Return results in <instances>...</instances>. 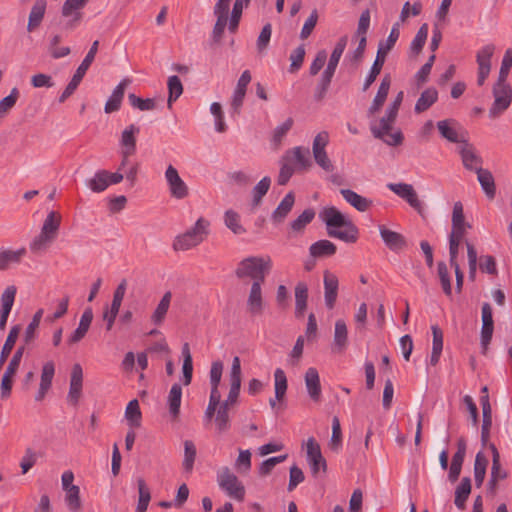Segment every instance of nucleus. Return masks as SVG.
<instances>
[{
	"label": "nucleus",
	"mask_w": 512,
	"mask_h": 512,
	"mask_svg": "<svg viewBox=\"0 0 512 512\" xmlns=\"http://www.w3.org/2000/svg\"><path fill=\"white\" fill-rule=\"evenodd\" d=\"M319 217L326 224L327 234L346 243H355L359 230L353 221L336 207L324 208Z\"/></svg>",
	"instance_id": "obj_1"
},
{
	"label": "nucleus",
	"mask_w": 512,
	"mask_h": 512,
	"mask_svg": "<svg viewBox=\"0 0 512 512\" xmlns=\"http://www.w3.org/2000/svg\"><path fill=\"white\" fill-rule=\"evenodd\" d=\"M210 221L200 217L194 226L175 237L172 247L175 251H187L201 244L210 233Z\"/></svg>",
	"instance_id": "obj_2"
},
{
	"label": "nucleus",
	"mask_w": 512,
	"mask_h": 512,
	"mask_svg": "<svg viewBox=\"0 0 512 512\" xmlns=\"http://www.w3.org/2000/svg\"><path fill=\"white\" fill-rule=\"evenodd\" d=\"M272 261L269 256H252L243 259L235 270V275L239 279L251 278L253 282H264L266 273L271 269Z\"/></svg>",
	"instance_id": "obj_3"
},
{
	"label": "nucleus",
	"mask_w": 512,
	"mask_h": 512,
	"mask_svg": "<svg viewBox=\"0 0 512 512\" xmlns=\"http://www.w3.org/2000/svg\"><path fill=\"white\" fill-rule=\"evenodd\" d=\"M399 23H395L392 26L390 34L385 41H381L378 45L377 55L372 67L370 69L369 74L367 75L364 84L363 91H367L372 83L376 80L377 76L380 74L382 67L385 63L386 57L390 50L394 47L396 41L399 38Z\"/></svg>",
	"instance_id": "obj_4"
},
{
	"label": "nucleus",
	"mask_w": 512,
	"mask_h": 512,
	"mask_svg": "<svg viewBox=\"0 0 512 512\" xmlns=\"http://www.w3.org/2000/svg\"><path fill=\"white\" fill-rule=\"evenodd\" d=\"M330 142L328 131H320L315 135L312 142V155L315 163L326 173H332L335 165L327 153V146Z\"/></svg>",
	"instance_id": "obj_5"
},
{
	"label": "nucleus",
	"mask_w": 512,
	"mask_h": 512,
	"mask_svg": "<svg viewBox=\"0 0 512 512\" xmlns=\"http://www.w3.org/2000/svg\"><path fill=\"white\" fill-rule=\"evenodd\" d=\"M98 46H99V41L95 40L92 43L85 58L83 59V61L81 62V64L77 68V70L75 71L72 79L70 80V82L68 83V85L66 86V88L64 89L62 94L59 96L60 103H64L76 91V89L78 88L82 79L84 78L87 70L89 69V67L91 66L92 62L95 59V56L98 51Z\"/></svg>",
	"instance_id": "obj_6"
},
{
	"label": "nucleus",
	"mask_w": 512,
	"mask_h": 512,
	"mask_svg": "<svg viewBox=\"0 0 512 512\" xmlns=\"http://www.w3.org/2000/svg\"><path fill=\"white\" fill-rule=\"evenodd\" d=\"M396 117L390 116L387 112L383 116L379 124L371 123L370 129L373 136L377 139H381L387 145L398 146L403 141V135L400 130L391 132Z\"/></svg>",
	"instance_id": "obj_7"
},
{
	"label": "nucleus",
	"mask_w": 512,
	"mask_h": 512,
	"mask_svg": "<svg viewBox=\"0 0 512 512\" xmlns=\"http://www.w3.org/2000/svg\"><path fill=\"white\" fill-rule=\"evenodd\" d=\"M219 487L231 498L243 501L245 487L238 477L228 467H222L217 473Z\"/></svg>",
	"instance_id": "obj_8"
},
{
	"label": "nucleus",
	"mask_w": 512,
	"mask_h": 512,
	"mask_svg": "<svg viewBox=\"0 0 512 512\" xmlns=\"http://www.w3.org/2000/svg\"><path fill=\"white\" fill-rule=\"evenodd\" d=\"M494 102L489 109L490 118H497L512 102V88L507 82L497 81L493 87Z\"/></svg>",
	"instance_id": "obj_9"
},
{
	"label": "nucleus",
	"mask_w": 512,
	"mask_h": 512,
	"mask_svg": "<svg viewBox=\"0 0 512 512\" xmlns=\"http://www.w3.org/2000/svg\"><path fill=\"white\" fill-rule=\"evenodd\" d=\"M230 390L226 400L221 402V406L230 409L237 403L241 388V361L235 356L230 370Z\"/></svg>",
	"instance_id": "obj_10"
},
{
	"label": "nucleus",
	"mask_w": 512,
	"mask_h": 512,
	"mask_svg": "<svg viewBox=\"0 0 512 512\" xmlns=\"http://www.w3.org/2000/svg\"><path fill=\"white\" fill-rule=\"evenodd\" d=\"M495 52L493 44H487L476 53V62L478 65L477 84L482 86L491 71V59Z\"/></svg>",
	"instance_id": "obj_11"
},
{
	"label": "nucleus",
	"mask_w": 512,
	"mask_h": 512,
	"mask_svg": "<svg viewBox=\"0 0 512 512\" xmlns=\"http://www.w3.org/2000/svg\"><path fill=\"white\" fill-rule=\"evenodd\" d=\"M230 2L231 0H217L214 6V15L216 16V23L212 31V39L214 42H220L223 37L224 30L227 26Z\"/></svg>",
	"instance_id": "obj_12"
},
{
	"label": "nucleus",
	"mask_w": 512,
	"mask_h": 512,
	"mask_svg": "<svg viewBox=\"0 0 512 512\" xmlns=\"http://www.w3.org/2000/svg\"><path fill=\"white\" fill-rule=\"evenodd\" d=\"M165 179L167 181L170 195L175 199H184L189 194L187 184L179 176L177 169L169 165L165 171Z\"/></svg>",
	"instance_id": "obj_13"
},
{
	"label": "nucleus",
	"mask_w": 512,
	"mask_h": 512,
	"mask_svg": "<svg viewBox=\"0 0 512 512\" xmlns=\"http://www.w3.org/2000/svg\"><path fill=\"white\" fill-rule=\"evenodd\" d=\"M307 460L309 462L311 472L317 475L320 469L326 471V461L322 456L319 444L313 437L308 438L306 443Z\"/></svg>",
	"instance_id": "obj_14"
},
{
	"label": "nucleus",
	"mask_w": 512,
	"mask_h": 512,
	"mask_svg": "<svg viewBox=\"0 0 512 512\" xmlns=\"http://www.w3.org/2000/svg\"><path fill=\"white\" fill-rule=\"evenodd\" d=\"M388 189L394 192L397 196L404 199L414 209H421L422 203L418 198L416 191L411 184L407 183H389Z\"/></svg>",
	"instance_id": "obj_15"
},
{
	"label": "nucleus",
	"mask_w": 512,
	"mask_h": 512,
	"mask_svg": "<svg viewBox=\"0 0 512 512\" xmlns=\"http://www.w3.org/2000/svg\"><path fill=\"white\" fill-rule=\"evenodd\" d=\"M83 369L79 363L72 366L70 374V386L67 399L73 405H76L82 394Z\"/></svg>",
	"instance_id": "obj_16"
},
{
	"label": "nucleus",
	"mask_w": 512,
	"mask_h": 512,
	"mask_svg": "<svg viewBox=\"0 0 512 512\" xmlns=\"http://www.w3.org/2000/svg\"><path fill=\"white\" fill-rule=\"evenodd\" d=\"M378 229L381 239L391 251L400 252L407 247V240L402 234L388 229L385 225H379Z\"/></svg>",
	"instance_id": "obj_17"
},
{
	"label": "nucleus",
	"mask_w": 512,
	"mask_h": 512,
	"mask_svg": "<svg viewBox=\"0 0 512 512\" xmlns=\"http://www.w3.org/2000/svg\"><path fill=\"white\" fill-rule=\"evenodd\" d=\"M324 300L328 309H333L338 296L339 281L335 274L326 271L323 278Z\"/></svg>",
	"instance_id": "obj_18"
},
{
	"label": "nucleus",
	"mask_w": 512,
	"mask_h": 512,
	"mask_svg": "<svg viewBox=\"0 0 512 512\" xmlns=\"http://www.w3.org/2000/svg\"><path fill=\"white\" fill-rule=\"evenodd\" d=\"M55 374V365L53 361H47L43 364L41 370L40 384L38 392L35 395V400L40 402L42 401L47 392L50 390L52 386V380Z\"/></svg>",
	"instance_id": "obj_19"
},
{
	"label": "nucleus",
	"mask_w": 512,
	"mask_h": 512,
	"mask_svg": "<svg viewBox=\"0 0 512 512\" xmlns=\"http://www.w3.org/2000/svg\"><path fill=\"white\" fill-rule=\"evenodd\" d=\"M304 380L307 393L311 400L316 403L320 402L322 396V389L317 369L314 367L308 368L305 373Z\"/></svg>",
	"instance_id": "obj_20"
},
{
	"label": "nucleus",
	"mask_w": 512,
	"mask_h": 512,
	"mask_svg": "<svg viewBox=\"0 0 512 512\" xmlns=\"http://www.w3.org/2000/svg\"><path fill=\"white\" fill-rule=\"evenodd\" d=\"M16 296V287L8 286L1 295L0 329L4 330Z\"/></svg>",
	"instance_id": "obj_21"
},
{
	"label": "nucleus",
	"mask_w": 512,
	"mask_h": 512,
	"mask_svg": "<svg viewBox=\"0 0 512 512\" xmlns=\"http://www.w3.org/2000/svg\"><path fill=\"white\" fill-rule=\"evenodd\" d=\"M463 143L464 145L460 148L462 163L466 169L477 172L478 169H482V159L471 144L466 141Z\"/></svg>",
	"instance_id": "obj_22"
},
{
	"label": "nucleus",
	"mask_w": 512,
	"mask_h": 512,
	"mask_svg": "<svg viewBox=\"0 0 512 512\" xmlns=\"http://www.w3.org/2000/svg\"><path fill=\"white\" fill-rule=\"evenodd\" d=\"M494 330V322L492 315V308L489 303L482 305V328H481V343L487 346L491 339Z\"/></svg>",
	"instance_id": "obj_23"
},
{
	"label": "nucleus",
	"mask_w": 512,
	"mask_h": 512,
	"mask_svg": "<svg viewBox=\"0 0 512 512\" xmlns=\"http://www.w3.org/2000/svg\"><path fill=\"white\" fill-rule=\"evenodd\" d=\"M348 346V329L343 319L335 322L332 350L335 353H343Z\"/></svg>",
	"instance_id": "obj_24"
},
{
	"label": "nucleus",
	"mask_w": 512,
	"mask_h": 512,
	"mask_svg": "<svg viewBox=\"0 0 512 512\" xmlns=\"http://www.w3.org/2000/svg\"><path fill=\"white\" fill-rule=\"evenodd\" d=\"M130 83L131 80L125 78L114 88L104 107L106 113L116 112L120 109L125 89Z\"/></svg>",
	"instance_id": "obj_25"
},
{
	"label": "nucleus",
	"mask_w": 512,
	"mask_h": 512,
	"mask_svg": "<svg viewBox=\"0 0 512 512\" xmlns=\"http://www.w3.org/2000/svg\"><path fill=\"white\" fill-rule=\"evenodd\" d=\"M93 320V311L91 308H86L81 315L80 322L76 330L67 339L69 344L80 342L87 334Z\"/></svg>",
	"instance_id": "obj_26"
},
{
	"label": "nucleus",
	"mask_w": 512,
	"mask_h": 512,
	"mask_svg": "<svg viewBox=\"0 0 512 512\" xmlns=\"http://www.w3.org/2000/svg\"><path fill=\"white\" fill-rule=\"evenodd\" d=\"M295 204V194L291 191L287 193L276 209L272 212L271 220L275 224L284 222Z\"/></svg>",
	"instance_id": "obj_27"
},
{
	"label": "nucleus",
	"mask_w": 512,
	"mask_h": 512,
	"mask_svg": "<svg viewBox=\"0 0 512 512\" xmlns=\"http://www.w3.org/2000/svg\"><path fill=\"white\" fill-rule=\"evenodd\" d=\"M391 86V77L385 75L380 83L377 94L373 99L371 106L368 109V116L377 113L386 101Z\"/></svg>",
	"instance_id": "obj_28"
},
{
	"label": "nucleus",
	"mask_w": 512,
	"mask_h": 512,
	"mask_svg": "<svg viewBox=\"0 0 512 512\" xmlns=\"http://www.w3.org/2000/svg\"><path fill=\"white\" fill-rule=\"evenodd\" d=\"M263 282H253L247 299V307L252 315H260L263 311L262 285Z\"/></svg>",
	"instance_id": "obj_29"
},
{
	"label": "nucleus",
	"mask_w": 512,
	"mask_h": 512,
	"mask_svg": "<svg viewBox=\"0 0 512 512\" xmlns=\"http://www.w3.org/2000/svg\"><path fill=\"white\" fill-rule=\"evenodd\" d=\"M340 193L347 203L359 212H366L373 205V201L363 197L351 189H341Z\"/></svg>",
	"instance_id": "obj_30"
},
{
	"label": "nucleus",
	"mask_w": 512,
	"mask_h": 512,
	"mask_svg": "<svg viewBox=\"0 0 512 512\" xmlns=\"http://www.w3.org/2000/svg\"><path fill=\"white\" fill-rule=\"evenodd\" d=\"M460 125L454 119H445L437 122V128L441 136L452 143L463 142L458 133Z\"/></svg>",
	"instance_id": "obj_31"
},
{
	"label": "nucleus",
	"mask_w": 512,
	"mask_h": 512,
	"mask_svg": "<svg viewBox=\"0 0 512 512\" xmlns=\"http://www.w3.org/2000/svg\"><path fill=\"white\" fill-rule=\"evenodd\" d=\"M490 448L492 450V467L489 485L491 488H495L498 481L506 479L508 474L507 471L501 467L499 452L495 445L491 444Z\"/></svg>",
	"instance_id": "obj_32"
},
{
	"label": "nucleus",
	"mask_w": 512,
	"mask_h": 512,
	"mask_svg": "<svg viewBox=\"0 0 512 512\" xmlns=\"http://www.w3.org/2000/svg\"><path fill=\"white\" fill-rule=\"evenodd\" d=\"M287 156L292 157L296 168L299 170H308L312 167L310 159V150L308 148L297 146L287 151Z\"/></svg>",
	"instance_id": "obj_33"
},
{
	"label": "nucleus",
	"mask_w": 512,
	"mask_h": 512,
	"mask_svg": "<svg viewBox=\"0 0 512 512\" xmlns=\"http://www.w3.org/2000/svg\"><path fill=\"white\" fill-rule=\"evenodd\" d=\"M140 129L134 124L127 126L120 139V145L122 151H126V154H135L136 152V136L139 134Z\"/></svg>",
	"instance_id": "obj_34"
},
{
	"label": "nucleus",
	"mask_w": 512,
	"mask_h": 512,
	"mask_svg": "<svg viewBox=\"0 0 512 512\" xmlns=\"http://www.w3.org/2000/svg\"><path fill=\"white\" fill-rule=\"evenodd\" d=\"M46 5H47L46 0H37L33 4L31 11L29 13V18H28V24H27L28 32H32L40 26V24L45 16Z\"/></svg>",
	"instance_id": "obj_35"
},
{
	"label": "nucleus",
	"mask_w": 512,
	"mask_h": 512,
	"mask_svg": "<svg viewBox=\"0 0 512 512\" xmlns=\"http://www.w3.org/2000/svg\"><path fill=\"white\" fill-rule=\"evenodd\" d=\"M438 100V91L433 88L424 90L415 104V112L422 113L428 110Z\"/></svg>",
	"instance_id": "obj_36"
},
{
	"label": "nucleus",
	"mask_w": 512,
	"mask_h": 512,
	"mask_svg": "<svg viewBox=\"0 0 512 512\" xmlns=\"http://www.w3.org/2000/svg\"><path fill=\"white\" fill-rule=\"evenodd\" d=\"M336 246L329 240H319L313 243L309 252L312 257L321 258V257H329L336 253Z\"/></svg>",
	"instance_id": "obj_37"
},
{
	"label": "nucleus",
	"mask_w": 512,
	"mask_h": 512,
	"mask_svg": "<svg viewBox=\"0 0 512 512\" xmlns=\"http://www.w3.org/2000/svg\"><path fill=\"white\" fill-rule=\"evenodd\" d=\"M181 399H182V387L180 384L175 383L172 385L169 395H168V399H167L169 412L174 419H176L179 416Z\"/></svg>",
	"instance_id": "obj_38"
},
{
	"label": "nucleus",
	"mask_w": 512,
	"mask_h": 512,
	"mask_svg": "<svg viewBox=\"0 0 512 512\" xmlns=\"http://www.w3.org/2000/svg\"><path fill=\"white\" fill-rule=\"evenodd\" d=\"M476 173L478 181L486 196L489 199H493L495 197L496 187L492 173L489 170L483 168L478 169Z\"/></svg>",
	"instance_id": "obj_39"
},
{
	"label": "nucleus",
	"mask_w": 512,
	"mask_h": 512,
	"mask_svg": "<svg viewBox=\"0 0 512 512\" xmlns=\"http://www.w3.org/2000/svg\"><path fill=\"white\" fill-rule=\"evenodd\" d=\"M61 221L62 217L58 212L50 211L43 221L40 231L44 232L45 234L52 235L54 238H57Z\"/></svg>",
	"instance_id": "obj_40"
},
{
	"label": "nucleus",
	"mask_w": 512,
	"mask_h": 512,
	"mask_svg": "<svg viewBox=\"0 0 512 512\" xmlns=\"http://www.w3.org/2000/svg\"><path fill=\"white\" fill-rule=\"evenodd\" d=\"M308 287L304 282H299L295 287V314L302 317L307 307Z\"/></svg>",
	"instance_id": "obj_41"
},
{
	"label": "nucleus",
	"mask_w": 512,
	"mask_h": 512,
	"mask_svg": "<svg viewBox=\"0 0 512 512\" xmlns=\"http://www.w3.org/2000/svg\"><path fill=\"white\" fill-rule=\"evenodd\" d=\"M171 299L172 293L170 291H167L161 298L160 302L158 303L156 309L154 310L151 316V321L155 325H161L163 323L165 316L169 310Z\"/></svg>",
	"instance_id": "obj_42"
},
{
	"label": "nucleus",
	"mask_w": 512,
	"mask_h": 512,
	"mask_svg": "<svg viewBox=\"0 0 512 512\" xmlns=\"http://www.w3.org/2000/svg\"><path fill=\"white\" fill-rule=\"evenodd\" d=\"M471 493V480L469 477L462 478L460 484L457 486L455 490V500L454 503L456 507L460 510L465 508V503Z\"/></svg>",
	"instance_id": "obj_43"
},
{
	"label": "nucleus",
	"mask_w": 512,
	"mask_h": 512,
	"mask_svg": "<svg viewBox=\"0 0 512 512\" xmlns=\"http://www.w3.org/2000/svg\"><path fill=\"white\" fill-rule=\"evenodd\" d=\"M125 418L131 428L140 427L142 414L137 399H133L128 403L125 409Z\"/></svg>",
	"instance_id": "obj_44"
},
{
	"label": "nucleus",
	"mask_w": 512,
	"mask_h": 512,
	"mask_svg": "<svg viewBox=\"0 0 512 512\" xmlns=\"http://www.w3.org/2000/svg\"><path fill=\"white\" fill-rule=\"evenodd\" d=\"M26 254L24 247L18 250H4L0 252V270H6L11 263H19Z\"/></svg>",
	"instance_id": "obj_45"
},
{
	"label": "nucleus",
	"mask_w": 512,
	"mask_h": 512,
	"mask_svg": "<svg viewBox=\"0 0 512 512\" xmlns=\"http://www.w3.org/2000/svg\"><path fill=\"white\" fill-rule=\"evenodd\" d=\"M87 186L89 189L95 193H100L106 190L109 186L108 182V171L107 170H99L94 176L87 181Z\"/></svg>",
	"instance_id": "obj_46"
},
{
	"label": "nucleus",
	"mask_w": 512,
	"mask_h": 512,
	"mask_svg": "<svg viewBox=\"0 0 512 512\" xmlns=\"http://www.w3.org/2000/svg\"><path fill=\"white\" fill-rule=\"evenodd\" d=\"M55 239L56 238H54L52 235L45 234L44 232L40 231V233L30 242V251L36 254L44 252L50 247Z\"/></svg>",
	"instance_id": "obj_47"
},
{
	"label": "nucleus",
	"mask_w": 512,
	"mask_h": 512,
	"mask_svg": "<svg viewBox=\"0 0 512 512\" xmlns=\"http://www.w3.org/2000/svg\"><path fill=\"white\" fill-rule=\"evenodd\" d=\"M20 328L18 326H14L10 329L9 334L6 338V341L2 347L1 353H0V370L2 369L4 363L6 362L9 354L11 353L18 335H19Z\"/></svg>",
	"instance_id": "obj_48"
},
{
	"label": "nucleus",
	"mask_w": 512,
	"mask_h": 512,
	"mask_svg": "<svg viewBox=\"0 0 512 512\" xmlns=\"http://www.w3.org/2000/svg\"><path fill=\"white\" fill-rule=\"evenodd\" d=\"M271 186V178L268 176L263 177L252 189V205L257 207L262 202L263 197L269 191Z\"/></svg>",
	"instance_id": "obj_49"
},
{
	"label": "nucleus",
	"mask_w": 512,
	"mask_h": 512,
	"mask_svg": "<svg viewBox=\"0 0 512 512\" xmlns=\"http://www.w3.org/2000/svg\"><path fill=\"white\" fill-rule=\"evenodd\" d=\"M19 97L20 91L14 87L8 96L0 100V120L4 119L15 107Z\"/></svg>",
	"instance_id": "obj_50"
},
{
	"label": "nucleus",
	"mask_w": 512,
	"mask_h": 512,
	"mask_svg": "<svg viewBox=\"0 0 512 512\" xmlns=\"http://www.w3.org/2000/svg\"><path fill=\"white\" fill-rule=\"evenodd\" d=\"M224 223L226 227L236 235H241L246 232V229L240 222V215L232 209H229L225 212Z\"/></svg>",
	"instance_id": "obj_51"
},
{
	"label": "nucleus",
	"mask_w": 512,
	"mask_h": 512,
	"mask_svg": "<svg viewBox=\"0 0 512 512\" xmlns=\"http://www.w3.org/2000/svg\"><path fill=\"white\" fill-rule=\"evenodd\" d=\"M168 107H172V103L175 102L183 93V85L178 76L173 75L168 78Z\"/></svg>",
	"instance_id": "obj_52"
},
{
	"label": "nucleus",
	"mask_w": 512,
	"mask_h": 512,
	"mask_svg": "<svg viewBox=\"0 0 512 512\" xmlns=\"http://www.w3.org/2000/svg\"><path fill=\"white\" fill-rule=\"evenodd\" d=\"M182 356H183V379L184 385H189L192 381L193 374V362L192 356L190 353V348L188 343H184L182 346Z\"/></svg>",
	"instance_id": "obj_53"
},
{
	"label": "nucleus",
	"mask_w": 512,
	"mask_h": 512,
	"mask_svg": "<svg viewBox=\"0 0 512 512\" xmlns=\"http://www.w3.org/2000/svg\"><path fill=\"white\" fill-rule=\"evenodd\" d=\"M488 460L482 452H478L475 457L474 463V479L477 487L483 484Z\"/></svg>",
	"instance_id": "obj_54"
},
{
	"label": "nucleus",
	"mask_w": 512,
	"mask_h": 512,
	"mask_svg": "<svg viewBox=\"0 0 512 512\" xmlns=\"http://www.w3.org/2000/svg\"><path fill=\"white\" fill-rule=\"evenodd\" d=\"M216 431L219 434L227 432L231 427L229 409L220 405L214 418Z\"/></svg>",
	"instance_id": "obj_55"
},
{
	"label": "nucleus",
	"mask_w": 512,
	"mask_h": 512,
	"mask_svg": "<svg viewBox=\"0 0 512 512\" xmlns=\"http://www.w3.org/2000/svg\"><path fill=\"white\" fill-rule=\"evenodd\" d=\"M221 405V393H216V391L210 392L209 403L205 410L204 414V422L205 425L211 423V421L215 418V415L218 411V408Z\"/></svg>",
	"instance_id": "obj_56"
},
{
	"label": "nucleus",
	"mask_w": 512,
	"mask_h": 512,
	"mask_svg": "<svg viewBox=\"0 0 512 512\" xmlns=\"http://www.w3.org/2000/svg\"><path fill=\"white\" fill-rule=\"evenodd\" d=\"M139 499L136 507V512H146L149 502L151 500L150 490L147 487L144 479L139 478L137 481Z\"/></svg>",
	"instance_id": "obj_57"
},
{
	"label": "nucleus",
	"mask_w": 512,
	"mask_h": 512,
	"mask_svg": "<svg viewBox=\"0 0 512 512\" xmlns=\"http://www.w3.org/2000/svg\"><path fill=\"white\" fill-rule=\"evenodd\" d=\"M428 37V24L424 23L417 31L414 39L410 44V52L413 55H418L423 49Z\"/></svg>",
	"instance_id": "obj_58"
},
{
	"label": "nucleus",
	"mask_w": 512,
	"mask_h": 512,
	"mask_svg": "<svg viewBox=\"0 0 512 512\" xmlns=\"http://www.w3.org/2000/svg\"><path fill=\"white\" fill-rule=\"evenodd\" d=\"M294 120L293 118L289 117L287 118L283 123L278 125L272 133L271 142L274 146H279L284 139V137L287 135V133L291 130L293 127Z\"/></svg>",
	"instance_id": "obj_59"
},
{
	"label": "nucleus",
	"mask_w": 512,
	"mask_h": 512,
	"mask_svg": "<svg viewBox=\"0 0 512 512\" xmlns=\"http://www.w3.org/2000/svg\"><path fill=\"white\" fill-rule=\"evenodd\" d=\"M275 380V398L277 401H282L287 391V377L285 372L277 368L274 372Z\"/></svg>",
	"instance_id": "obj_60"
},
{
	"label": "nucleus",
	"mask_w": 512,
	"mask_h": 512,
	"mask_svg": "<svg viewBox=\"0 0 512 512\" xmlns=\"http://www.w3.org/2000/svg\"><path fill=\"white\" fill-rule=\"evenodd\" d=\"M313 209L304 210L296 219L290 223V228L294 232H301L314 219Z\"/></svg>",
	"instance_id": "obj_61"
},
{
	"label": "nucleus",
	"mask_w": 512,
	"mask_h": 512,
	"mask_svg": "<svg viewBox=\"0 0 512 512\" xmlns=\"http://www.w3.org/2000/svg\"><path fill=\"white\" fill-rule=\"evenodd\" d=\"M65 503L68 509L72 512H77L81 509V500H80V488L70 487L65 491Z\"/></svg>",
	"instance_id": "obj_62"
},
{
	"label": "nucleus",
	"mask_w": 512,
	"mask_h": 512,
	"mask_svg": "<svg viewBox=\"0 0 512 512\" xmlns=\"http://www.w3.org/2000/svg\"><path fill=\"white\" fill-rule=\"evenodd\" d=\"M122 301L112 300L110 307H107L103 312V320L106 322V330L110 331L115 323L116 317L119 313Z\"/></svg>",
	"instance_id": "obj_63"
},
{
	"label": "nucleus",
	"mask_w": 512,
	"mask_h": 512,
	"mask_svg": "<svg viewBox=\"0 0 512 512\" xmlns=\"http://www.w3.org/2000/svg\"><path fill=\"white\" fill-rule=\"evenodd\" d=\"M196 458V447L190 440L184 441V460L183 468L186 472H191Z\"/></svg>",
	"instance_id": "obj_64"
}]
</instances>
